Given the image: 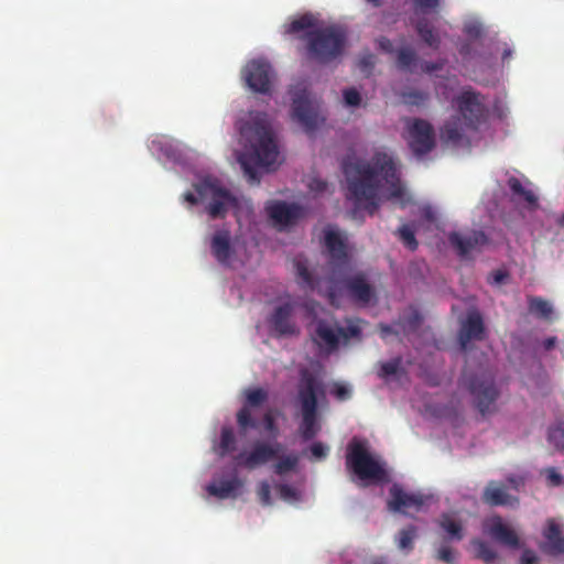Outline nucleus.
Listing matches in <instances>:
<instances>
[{
  "instance_id": "1",
  "label": "nucleus",
  "mask_w": 564,
  "mask_h": 564,
  "mask_svg": "<svg viewBox=\"0 0 564 564\" xmlns=\"http://www.w3.org/2000/svg\"><path fill=\"white\" fill-rule=\"evenodd\" d=\"M341 167L347 185V198L371 216L380 206L384 187L388 199H401L404 196L395 163L386 152L378 151L370 160L347 159Z\"/></svg>"
},
{
  "instance_id": "2",
  "label": "nucleus",
  "mask_w": 564,
  "mask_h": 564,
  "mask_svg": "<svg viewBox=\"0 0 564 564\" xmlns=\"http://www.w3.org/2000/svg\"><path fill=\"white\" fill-rule=\"evenodd\" d=\"M306 56L319 64H327L338 58L345 50L347 35L343 28L328 25L304 33Z\"/></svg>"
},
{
  "instance_id": "3",
  "label": "nucleus",
  "mask_w": 564,
  "mask_h": 564,
  "mask_svg": "<svg viewBox=\"0 0 564 564\" xmlns=\"http://www.w3.org/2000/svg\"><path fill=\"white\" fill-rule=\"evenodd\" d=\"M323 394L322 382L308 370H303L297 387V400L302 416L300 432L305 441L314 438L321 429L318 423V397Z\"/></svg>"
},
{
  "instance_id": "4",
  "label": "nucleus",
  "mask_w": 564,
  "mask_h": 564,
  "mask_svg": "<svg viewBox=\"0 0 564 564\" xmlns=\"http://www.w3.org/2000/svg\"><path fill=\"white\" fill-rule=\"evenodd\" d=\"M241 133L251 145L257 166L274 170L279 163V148L273 131L263 116L245 126Z\"/></svg>"
},
{
  "instance_id": "5",
  "label": "nucleus",
  "mask_w": 564,
  "mask_h": 564,
  "mask_svg": "<svg viewBox=\"0 0 564 564\" xmlns=\"http://www.w3.org/2000/svg\"><path fill=\"white\" fill-rule=\"evenodd\" d=\"M346 464L361 480L380 482L387 479L384 468L371 456L367 446L360 441L352 440L349 443Z\"/></svg>"
},
{
  "instance_id": "6",
  "label": "nucleus",
  "mask_w": 564,
  "mask_h": 564,
  "mask_svg": "<svg viewBox=\"0 0 564 564\" xmlns=\"http://www.w3.org/2000/svg\"><path fill=\"white\" fill-rule=\"evenodd\" d=\"M464 381L479 413L482 416L492 413L496 410L495 403L499 397L494 377L485 372L470 378L464 375Z\"/></svg>"
},
{
  "instance_id": "7",
  "label": "nucleus",
  "mask_w": 564,
  "mask_h": 564,
  "mask_svg": "<svg viewBox=\"0 0 564 564\" xmlns=\"http://www.w3.org/2000/svg\"><path fill=\"white\" fill-rule=\"evenodd\" d=\"M292 118L306 133L314 132L324 121L317 102L310 98L306 88L292 89Z\"/></svg>"
},
{
  "instance_id": "8",
  "label": "nucleus",
  "mask_w": 564,
  "mask_h": 564,
  "mask_svg": "<svg viewBox=\"0 0 564 564\" xmlns=\"http://www.w3.org/2000/svg\"><path fill=\"white\" fill-rule=\"evenodd\" d=\"M197 194L206 203L207 214L216 219L225 217L227 210L237 206V198L215 182L205 181L197 186Z\"/></svg>"
},
{
  "instance_id": "9",
  "label": "nucleus",
  "mask_w": 564,
  "mask_h": 564,
  "mask_svg": "<svg viewBox=\"0 0 564 564\" xmlns=\"http://www.w3.org/2000/svg\"><path fill=\"white\" fill-rule=\"evenodd\" d=\"M466 128L477 130L486 116V106L482 96L471 88L464 89L453 100Z\"/></svg>"
},
{
  "instance_id": "10",
  "label": "nucleus",
  "mask_w": 564,
  "mask_h": 564,
  "mask_svg": "<svg viewBox=\"0 0 564 564\" xmlns=\"http://www.w3.org/2000/svg\"><path fill=\"white\" fill-rule=\"evenodd\" d=\"M406 134L408 145L416 158L426 155L435 148L434 128L424 119H408Z\"/></svg>"
},
{
  "instance_id": "11",
  "label": "nucleus",
  "mask_w": 564,
  "mask_h": 564,
  "mask_svg": "<svg viewBox=\"0 0 564 564\" xmlns=\"http://www.w3.org/2000/svg\"><path fill=\"white\" fill-rule=\"evenodd\" d=\"M248 87L259 94H270L273 70L271 65L262 59L250 61L241 72Z\"/></svg>"
},
{
  "instance_id": "12",
  "label": "nucleus",
  "mask_w": 564,
  "mask_h": 564,
  "mask_svg": "<svg viewBox=\"0 0 564 564\" xmlns=\"http://www.w3.org/2000/svg\"><path fill=\"white\" fill-rule=\"evenodd\" d=\"M282 445L276 443L271 445L265 442H256L249 452H241L236 456L238 466L252 470L262 465H265L273 458L278 457Z\"/></svg>"
},
{
  "instance_id": "13",
  "label": "nucleus",
  "mask_w": 564,
  "mask_h": 564,
  "mask_svg": "<svg viewBox=\"0 0 564 564\" xmlns=\"http://www.w3.org/2000/svg\"><path fill=\"white\" fill-rule=\"evenodd\" d=\"M246 402L237 413V424L240 430L257 429L258 423L251 415V408H259L268 401L269 393L263 388H253L245 391Z\"/></svg>"
},
{
  "instance_id": "14",
  "label": "nucleus",
  "mask_w": 564,
  "mask_h": 564,
  "mask_svg": "<svg viewBox=\"0 0 564 564\" xmlns=\"http://www.w3.org/2000/svg\"><path fill=\"white\" fill-rule=\"evenodd\" d=\"M265 210L273 223L280 227L292 226L304 215L300 205L295 203L288 204L282 200L270 202L265 206Z\"/></svg>"
},
{
  "instance_id": "15",
  "label": "nucleus",
  "mask_w": 564,
  "mask_h": 564,
  "mask_svg": "<svg viewBox=\"0 0 564 564\" xmlns=\"http://www.w3.org/2000/svg\"><path fill=\"white\" fill-rule=\"evenodd\" d=\"M448 241L459 257H466L471 251L480 250L489 242L488 237L481 230H473L466 235L453 231L448 235Z\"/></svg>"
},
{
  "instance_id": "16",
  "label": "nucleus",
  "mask_w": 564,
  "mask_h": 564,
  "mask_svg": "<svg viewBox=\"0 0 564 564\" xmlns=\"http://www.w3.org/2000/svg\"><path fill=\"white\" fill-rule=\"evenodd\" d=\"M344 286L348 295L362 305L369 304L376 297L375 288L368 282L366 274L362 272L345 279Z\"/></svg>"
},
{
  "instance_id": "17",
  "label": "nucleus",
  "mask_w": 564,
  "mask_h": 564,
  "mask_svg": "<svg viewBox=\"0 0 564 564\" xmlns=\"http://www.w3.org/2000/svg\"><path fill=\"white\" fill-rule=\"evenodd\" d=\"M485 334L486 329L481 315L477 311L469 312L458 333L460 349L466 351L471 340H482Z\"/></svg>"
},
{
  "instance_id": "18",
  "label": "nucleus",
  "mask_w": 564,
  "mask_h": 564,
  "mask_svg": "<svg viewBox=\"0 0 564 564\" xmlns=\"http://www.w3.org/2000/svg\"><path fill=\"white\" fill-rule=\"evenodd\" d=\"M481 500L490 507H511L519 506V498L511 496L507 491V485L501 481L490 480L485 487Z\"/></svg>"
},
{
  "instance_id": "19",
  "label": "nucleus",
  "mask_w": 564,
  "mask_h": 564,
  "mask_svg": "<svg viewBox=\"0 0 564 564\" xmlns=\"http://www.w3.org/2000/svg\"><path fill=\"white\" fill-rule=\"evenodd\" d=\"M313 341L328 355L336 351L340 344L338 326H333L326 319H317Z\"/></svg>"
},
{
  "instance_id": "20",
  "label": "nucleus",
  "mask_w": 564,
  "mask_h": 564,
  "mask_svg": "<svg viewBox=\"0 0 564 564\" xmlns=\"http://www.w3.org/2000/svg\"><path fill=\"white\" fill-rule=\"evenodd\" d=\"M391 499L388 507L391 511H404L414 509L419 511L425 505V497L421 494H408L399 485L394 484L390 488Z\"/></svg>"
},
{
  "instance_id": "21",
  "label": "nucleus",
  "mask_w": 564,
  "mask_h": 564,
  "mask_svg": "<svg viewBox=\"0 0 564 564\" xmlns=\"http://www.w3.org/2000/svg\"><path fill=\"white\" fill-rule=\"evenodd\" d=\"M294 313V305L290 302L279 305L271 318L270 324L272 328L280 335H294L297 333L295 323L292 321Z\"/></svg>"
},
{
  "instance_id": "22",
  "label": "nucleus",
  "mask_w": 564,
  "mask_h": 564,
  "mask_svg": "<svg viewBox=\"0 0 564 564\" xmlns=\"http://www.w3.org/2000/svg\"><path fill=\"white\" fill-rule=\"evenodd\" d=\"M210 250L219 263L228 264L235 252L230 230L226 228L216 230L210 239Z\"/></svg>"
},
{
  "instance_id": "23",
  "label": "nucleus",
  "mask_w": 564,
  "mask_h": 564,
  "mask_svg": "<svg viewBox=\"0 0 564 564\" xmlns=\"http://www.w3.org/2000/svg\"><path fill=\"white\" fill-rule=\"evenodd\" d=\"M487 532L499 543L511 549L520 547V539L517 532L503 523L499 516L494 517L487 525Z\"/></svg>"
},
{
  "instance_id": "24",
  "label": "nucleus",
  "mask_w": 564,
  "mask_h": 564,
  "mask_svg": "<svg viewBox=\"0 0 564 564\" xmlns=\"http://www.w3.org/2000/svg\"><path fill=\"white\" fill-rule=\"evenodd\" d=\"M545 539L542 550L550 555L564 554V536H562L561 525L554 520L549 519L543 530Z\"/></svg>"
},
{
  "instance_id": "25",
  "label": "nucleus",
  "mask_w": 564,
  "mask_h": 564,
  "mask_svg": "<svg viewBox=\"0 0 564 564\" xmlns=\"http://www.w3.org/2000/svg\"><path fill=\"white\" fill-rule=\"evenodd\" d=\"M325 247L334 262L338 264L347 263L348 253L346 242L339 231L332 229L325 231Z\"/></svg>"
},
{
  "instance_id": "26",
  "label": "nucleus",
  "mask_w": 564,
  "mask_h": 564,
  "mask_svg": "<svg viewBox=\"0 0 564 564\" xmlns=\"http://www.w3.org/2000/svg\"><path fill=\"white\" fill-rule=\"evenodd\" d=\"M437 525L446 533V541L459 542L465 538L463 522L453 513L444 512L437 519Z\"/></svg>"
},
{
  "instance_id": "27",
  "label": "nucleus",
  "mask_w": 564,
  "mask_h": 564,
  "mask_svg": "<svg viewBox=\"0 0 564 564\" xmlns=\"http://www.w3.org/2000/svg\"><path fill=\"white\" fill-rule=\"evenodd\" d=\"M241 487L242 482L237 477H232L230 479H221L218 482L209 484L207 486V491L209 495L219 499H227L237 497Z\"/></svg>"
},
{
  "instance_id": "28",
  "label": "nucleus",
  "mask_w": 564,
  "mask_h": 564,
  "mask_svg": "<svg viewBox=\"0 0 564 564\" xmlns=\"http://www.w3.org/2000/svg\"><path fill=\"white\" fill-rule=\"evenodd\" d=\"M464 126L459 117L451 118L441 128V140L445 144H460L464 140Z\"/></svg>"
},
{
  "instance_id": "29",
  "label": "nucleus",
  "mask_w": 564,
  "mask_h": 564,
  "mask_svg": "<svg viewBox=\"0 0 564 564\" xmlns=\"http://www.w3.org/2000/svg\"><path fill=\"white\" fill-rule=\"evenodd\" d=\"M415 30L421 40L431 48L437 50L441 45V37L435 28L427 21L426 18L419 19L415 24Z\"/></svg>"
},
{
  "instance_id": "30",
  "label": "nucleus",
  "mask_w": 564,
  "mask_h": 564,
  "mask_svg": "<svg viewBox=\"0 0 564 564\" xmlns=\"http://www.w3.org/2000/svg\"><path fill=\"white\" fill-rule=\"evenodd\" d=\"M315 24H316V19L312 14L305 13V14L294 19L293 21H291L285 26V33L297 34L302 31H304L306 33L308 31H312L311 29L314 28Z\"/></svg>"
},
{
  "instance_id": "31",
  "label": "nucleus",
  "mask_w": 564,
  "mask_h": 564,
  "mask_svg": "<svg viewBox=\"0 0 564 564\" xmlns=\"http://www.w3.org/2000/svg\"><path fill=\"white\" fill-rule=\"evenodd\" d=\"M508 186L512 195L522 198L530 205L536 204L538 197L535 196V194L531 189L525 188L518 177L511 176L508 180Z\"/></svg>"
},
{
  "instance_id": "32",
  "label": "nucleus",
  "mask_w": 564,
  "mask_h": 564,
  "mask_svg": "<svg viewBox=\"0 0 564 564\" xmlns=\"http://www.w3.org/2000/svg\"><path fill=\"white\" fill-rule=\"evenodd\" d=\"M150 149L156 153L159 158H165L167 160H175V150L171 144L170 140L165 137H156L151 141Z\"/></svg>"
},
{
  "instance_id": "33",
  "label": "nucleus",
  "mask_w": 564,
  "mask_h": 564,
  "mask_svg": "<svg viewBox=\"0 0 564 564\" xmlns=\"http://www.w3.org/2000/svg\"><path fill=\"white\" fill-rule=\"evenodd\" d=\"M529 311L535 316L550 319L553 314L552 305L541 297H530L529 299Z\"/></svg>"
},
{
  "instance_id": "34",
  "label": "nucleus",
  "mask_w": 564,
  "mask_h": 564,
  "mask_svg": "<svg viewBox=\"0 0 564 564\" xmlns=\"http://www.w3.org/2000/svg\"><path fill=\"white\" fill-rule=\"evenodd\" d=\"M417 530L414 525H409L400 530L397 543L400 550L410 552L413 550V541L416 538Z\"/></svg>"
},
{
  "instance_id": "35",
  "label": "nucleus",
  "mask_w": 564,
  "mask_h": 564,
  "mask_svg": "<svg viewBox=\"0 0 564 564\" xmlns=\"http://www.w3.org/2000/svg\"><path fill=\"white\" fill-rule=\"evenodd\" d=\"M402 100L408 106L422 107L430 99V94L419 89H409L401 94Z\"/></svg>"
},
{
  "instance_id": "36",
  "label": "nucleus",
  "mask_w": 564,
  "mask_h": 564,
  "mask_svg": "<svg viewBox=\"0 0 564 564\" xmlns=\"http://www.w3.org/2000/svg\"><path fill=\"white\" fill-rule=\"evenodd\" d=\"M299 462L300 457L296 454L283 456L274 464V473L279 476H283L289 471L296 469Z\"/></svg>"
},
{
  "instance_id": "37",
  "label": "nucleus",
  "mask_w": 564,
  "mask_h": 564,
  "mask_svg": "<svg viewBox=\"0 0 564 564\" xmlns=\"http://www.w3.org/2000/svg\"><path fill=\"white\" fill-rule=\"evenodd\" d=\"M476 551V556L489 563L497 558V552L485 541L475 539L471 542Z\"/></svg>"
},
{
  "instance_id": "38",
  "label": "nucleus",
  "mask_w": 564,
  "mask_h": 564,
  "mask_svg": "<svg viewBox=\"0 0 564 564\" xmlns=\"http://www.w3.org/2000/svg\"><path fill=\"white\" fill-rule=\"evenodd\" d=\"M416 62V53L411 47H403L398 51L397 64L402 70H411Z\"/></svg>"
},
{
  "instance_id": "39",
  "label": "nucleus",
  "mask_w": 564,
  "mask_h": 564,
  "mask_svg": "<svg viewBox=\"0 0 564 564\" xmlns=\"http://www.w3.org/2000/svg\"><path fill=\"white\" fill-rule=\"evenodd\" d=\"M399 238L402 241V243L410 249L411 251H414L417 249V240L415 238V234L413 228L410 225H402L399 230Z\"/></svg>"
},
{
  "instance_id": "40",
  "label": "nucleus",
  "mask_w": 564,
  "mask_h": 564,
  "mask_svg": "<svg viewBox=\"0 0 564 564\" xmlns=\"http://www.w3.org/2000/svg\"><path fill=\"white\" fill-rule=\"evenodd\" d=\"M549 442L558 449H564V422H556L549 429Z\"/></svg>"
},
{
  "instance_id": "41",
  "label": "nucleus",
  "mask_w": 564,
  "mask_h": 564,
  "mask_svg": "<svg viewBox=\"0 0 564 564\" xmlns=\"http://www.w3.org/2000/svg\"><path fill=\"white\" fill-rule=\"evenodd\" d=\"M235 444H236V437H235L232 429L227 427V426L223 427L221 433H220V443H219L221 454L225 455L227 453L232 452L235 449Z\"/></svg>"
},
{
  "instance_id": "42",
  "label": "nucleus",
  "mask_w": 564,
  "mask_h": 564,
  "mask_svg": "<svg viewBox=\"0 0 564 564\" xmlns=\"http://www.w3.org/2000/svg\"><path fill=\"white\" fill-rule=\"evenodd\" d=\"M401 364L402 359L400 357H397L386 362H381L378 376L380 378H388L390 376L395 375L400 370Z\"/></svg>"
},
{
  "instance_id": "43",
  "label": "nucleus",
  "mask_w": 564,
  "mask_h": 564,
  "mask_svg": "<svg viewBox=\"0 0 564 564\" xmlns=\"http://www.w3.org/2000/svg\"><path fill=\"white\" fill-rule=\"evenodd\" d=\"M295 268H296L297 276L301 279V283L304 286L313 290L315 288V281H314L311 272L308 271L306 264L303 263L302 261H296Z\"/></svg>"
},
{
  "instance_id": "44",
  "label": "nucleus",
  "mask_w": 564,
  "mask_h": 564,
  "mask_svg": "<svg viewBox=\"0 0 564 564\" xmlns=\"http://www.w3.org/2000/svg\"><path fill=\"white\" fill-rule=\"evenodd\" d=\"M276 490L279 492V496L284 501H297L300 500V492L294 487L288 485V484H279L276 485Z\"/></svg>"
},
{
  "instance_id": "45",
  "label": "nucleus",
  "mask_w": 564,
  "mask_h": 564,
  "mask_svg": "<svg viewBox=\"0 0 564 564\" xmlns=\"http://www.w3.org/2000/svg\"><path fill=\"white\" fill-rule=\"evenodd\" d=\"M330 393L340 402L349 400L352 395L351 388L341 382H334Z\"/></svg>"
},
{
  "instance_id": "46",
  "label": "nucleus",
  "mask_w": 564,
  "mask_h": 564,
  "mask_svg": "<svg viewBox=\"0 0 564 564\" xmlns=\"http://www.w3.org/2000/svg\"><path fill=\"white\" fill-rule=\"evenodd\" d=\"M435 557L438 560V561H442L444 563H447V564H453L455 562V553H454V550L447 545V544H442L437 550H436V554H435Z\"/></svg>"
},
{
  "instance_id": "47",
  "label": "nucleus",
  "mask_w": 564,
  "mask_h": 564,
  "mask_svg": "<svg viewBox=\"0 0 564 564\" xmlns=\"http://www.w3.org/2000/svg\"><path fill=\"white\" fill-rule=\"evenodd\" d=\"M415 12L427 13L436 10L440 6V0H412Z\"/></svg>"
},
{
  "instance_id": "48",
  "label": "nucleus",
  "mask_w": 564,
  "mask_h": 564,
  "mask_svg": "<svg viewBox=\"0 0 564 564\" xmlns=\"http://www.w3.org/2000/svg\"><path fill=\"white\" fill-rule=\"evenodd\" d=\"M339 340H349L350 338L359 337L361 329L357 325H348L346 327L338 326Z\"/></svg>"
},
{
  "instance_id": "49",
  "label": "nucleus",
  "mask_w": 564,
  "mask_h": 564,
  "mask_svg": "<svg viewBox=\"0 0 564 564\" xmlns=\"http://www.w3.org/2000/svg\"><path fill=\"white\" fill-rule=\"evenodd\" d=\"M347 106L357 107L361 102V96L355 88H347L343 93Z\"/></svg>"
},
{
  "instance_id": "50",
  "label": "nucleus",
  "mask_w": 564,
  "mask_h": 564,
  "mask_svg": "<svg viewBox=\"0 0 564 564\" xmlns=\"http://www.w3.org/2000/svg\"><path fill=\"white\" fill-rule=\"evenodd\" d=\"M258 497L260 502L263 506H271L272 499H271V488L270 485L267 481H262L258 489Z\"/></svg>"
},
{
  "instance_id": "51",
  "label": "nucleus",
  "mask_w": 564,
  "mask_h": 564,
  "mask_svg": "<svg viewBox=\"0 0 564 564\" xmlns=\"http://www.w3.org/2000/svg\"><path fill=\"white\" fill-rule=\"evenodd\" d=\"M263 424L267 432H269L272 436H276L278 434V426L274 420V416L271 412H267L263 415Z\"/></svg>"
},
{
  "instance_id": "52",
  "label": "nucleus",
  "mask_w": 564,
  "mask_h": 564,
  "mask_svg": "<svg viewBox=\"0 0 564 564\" xmlns=\"http://www.w3.org/2000/svg\"><path fill=\"white\" fill-rule=\"evenodd\" d=\"M312 456L316 459H323L328 454V447L321 442H316L311 446Z\"/></svg>"
},
{
  "instance_id": "53",
  "label": "nucleus",
  "mask_w": 564,
  "mask_h": 564,
  "mask_svg": "<svg viewBox=\"0 0 564 564\" xmlns=\"http://www.w3.org/2000/svg\"><path fill=\"white\" fill-rule=\"evenodd\" d=\"M545 475L550 486L557 487L563 484V477L555 470V468L545 469Z\"/></svg>"
},
{
  "instance_id": "54",
  "label": "nucleus",
  "mask_w": 564,
  "mask_h": 564,
  "mask_svg": "<svg viewBox=\"0 0 564 564\" xmlns=\"http://www.w3.org/2000/svg\"><path fill=\"white\" fill-rule=\"evenodd\" d=\"M242 169L245 171L246 176L249 178L251 183H259V175L257 169L248 164L247 161H241Z\"/></svg>"
},
{
  "instance_id": "55",
  "label": "nucleus",
  "mask_w": 564,
  "mask_h": 564,
  "mask_svg": "<svg viewBox=\"0 0 564 564\" xmlns=\"http://www.w3.org/2000/svg\"><path fill=\"white\" fill-rule=\"evenodd\" d=\"M445 63L446 61L445 59H440L437 62H425L423 65H422V69L423 72H425L426 74H432L434 72H437V70H441L443 69V67L445 66Z\"/></svg>"
},
{
  "instance_id": "56",
  "label": "nucleus",
  "mask_w": 564,
  "mask_h": 564,
  "mask_svg": "<svg viewBox=\"0 0 564 564\" xmlns=\"http://www.w3.org/2000/svg\"><path fill=\"white\" fill-rule=\"evenodd\" d=\"M520 563L521 564H538L539 557L534 551L527 549L521 554Z\"/></svg>"
},
{
  "instance_id": "57",
  "label": "nucleus",
  "mask_w": 564,
  "mask_h": 564,
  "mask_svg": "<svg viewBox=\"0 0 564 564\" xmlns=\"http://www.w3.org/2000/svg\"><path fill=\"white\" fill-rule=\"evenodd\" d=\"M506 481L514 490H519L524 485V478L517 475H508Z\"/></svg>"
},
{
  "instance_id": "58",
  "label": "nucleus",
  "mask_w": 564,
  "mask_h": 564,
  "mask_svg": "<svg viewBox=\"0 0 564 564\" xmlns=\"http://www.w3.org/2000/svg\"><path fill=\"white\" fill-rule=\"evenodd\" d=\"M377 42H378V46L380 50H382L386 53H393L394 47H393V43L391 42V40H389L386 36H381L378 39Z\"/></svg>"
},
{
  "instance_id": "59",
  "label": "nucleus",
  "mask_w": 564,
  "mask_h": 564,
  "mask_svg": "<svg viewBox=\"0 0 564 564\" xmlns=\"http://www.w3.org/2000/svg\"><path fill=\"white\" fill-rule=\"evenodd\" d=\"M465 32L469 36L478 37L481 34V29L479 25L473 24V25H467L465 28Z\"/></svg>"
},
{
  "instance_id": "60",
  "label": "nucleus",
  "mask_w": 564,
  "mask_h": 564,
  "mask_svg": "<svg viewBox=\"0 0 564 564\" xmlns=\"http://www.w3.org/2000/svg\"><path fill=\"white\" fill-rule=\"evenodd\" d=\"M507 276V273L501 270L495 271L492 273V282L496 284H500L506 280Z\"/></svg>"
},
{
  "instance_id": "61",
  "label": "nucleus",
  "mask_w": 564,
  "mask_h": 564,
  "mask_svg": "<svg viewBox=\"0 0 564 564\" xmlns=\"http://www.w3.org/2000/svg\"><path fill=\"white\" fill-rule=\"evenodd\" d=\"M556 344V337H549L543 341V347L545 350H551Z\"/></svg>"
},
{
  "instance_id": "62",
  "label": "nucleus",
  "mask_w": 564,
  "mask_h": 564,
  "mask_svg": "<svg viewBox=\"0 0 564 564\" xmlns=\"http://www.w3.org/2000/svg\"><path fill=\"white\" fill-rule=\"evenodd\" d=\"M311 188H315L317 191H324L326 188V183L319 180H314L311 183Z\"/></svg>"
},
{
  "instance_id": "63",
  "label": "nucleus",
  "mask_w": 564,
  "mask_h": 564,
  "mask_svg": "<svg viewBox=\"0 0 564 564\" xmlns=\"http://www.w3.org/2000/svg\"><path fill=\"white\" fill-rule=\"evenodd\" d=\"M471 52V46L469 43H464L460 47H459V54L463 56V57H466L470 54Z\"/></svg>"
},
{
  "instance_id": "64",
  "label": "nucleus",
  "mask_w": 564,
  "mask_h": 564,
  "mask_svg": "<svg viewBox=\"0 0 564 564\" xmlns=\"http://www.w3.org/2000/svg\"><path fill=\"white\" fill-rule=\"evenodd\" d=\"M420 321H421V318H420L419 314H417V313H415V314H413V315L411 316V318L409 319V323H410V325H411L412 327H416V326H419Z\"/></svg>"
}]
</instances>
